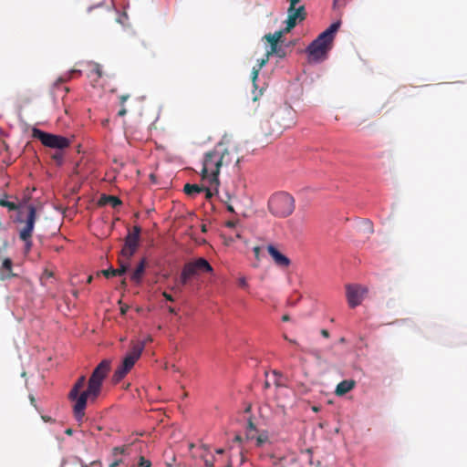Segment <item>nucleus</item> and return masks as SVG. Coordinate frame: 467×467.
Returning a JSON list of instances; mask_svg holds the SVG:
<instances>
[{
  "mask_svg": "<svg viewBox=\"0 0 467 467\" xmlns=\"http://www.w3.org/2000/svg\"><path fill=\"white\" fill-rule=\"evenodd\" d=\"M110 369V362L107 359L102 360L93 370L86 390L79 394L80 389L86 383V377L81 376L76 381L68 393V399L74 401L73 413L78 421H82L85 417V409L88 400L95 401L101 392L103 380L106 379Z\"/></svg>",
  "mask_w": 467,
  "mask_h": 467,
  "instance_id": "1",
  "label": "nucleus"
},
{
  "mask_svg": "<svg viewBox=\"0 0 467 467\" xmlns=\"http://www.w3.org/2000/svg\"><path fill=\"white\" fill-rule=\"evenodd\" d=\"M240 162L237 148L220 142L207 151L202 160L201 175L202 180H208L210 185L216 190L219 185V173L222 168L236 166Z\"/></svg>",
  "mask_w": 467,
  "mask_h": 467,
  "instance_id": "2",
  "label": "nucleus"
},
{
  "mask_svg": "<svg viewBox=\"0 0 467 467\" xmlns=\"http://www.w3.org/2000/svg\"><path fill=\"white\" fill-rule=\"evenodd\" d=\"M295 113L292 109L278 108L266 119L261 122L262 132L265 136L278 137L285 129L295 124Z\"/></svg>",
  "mask_w": 467,
  "mask_h": 467,
  "instance_id": "3",
  "label": "nucleus"
},
{
  "mask_svg": "<svg viewBox=\"0 0 467 467\" xmlns=\"http://www.w3.org/2000/svg\"><path fill=\"white\" fill-rule=\"evenodd\" d=\"M340 21H337L322 32L306 48L311 61L324 59L332 47L335 35L339 29Z\"/></svg>",
  "mask_w": 467,
  "mask_h": 467,
  "instance_id": "4",
  "label": "nucleus"
},
{
  "mask_svg": "<svg viewBox=\"0 0 467 467\" xmlns=\"http://www.w3.org/2000/svg\"><path fill=\"white\" fill-rule=\"evenodd\" d=\"M211 272H213L212 265L206 259L202 257H200L194 261L188 262L182 267L179 283L171 289L174 292H181L182 290V287L188 285L192 278L198 275L200 273Z\"/></svg>",
  "mask_w": 467,
  "mask_h": 467,
  "instance_id": "5",
  "label": "nucleus"
},
{
  "mask_svg": "<svg viewBox=\"0 0 467 467\" xmlns=\"http://www.w3.org/2000/svg\"><path fill=\"white\" fill-rule=\"evenodd\" d=\"M145 348V342H134L130 351L126 354L121 365L115 370L113 379L115 382L121 380L133 368L136 361L140 358Z\"/></svg>",
  "mask_w": 467,
  "mask_h": 467,
  "instance_id": "6",
  "label": "nucleus"
},
{
  "mask_svg": "<svg viewBox=\"0 0 467 467\" xmlns=\"http://www.w3.org/2000/svg\"><path fill=\"white\" fill-rule=\"evenodd\" d=\"M268 208L275 216L286 217L295 210V200L286 192H278L270 198Z\"/></svg>",
  "mask_w": 467,
  "mask_h": 467,
  "instance_id": "7",
  "label": "nucleus"
},
{
  "mask_svg": "<svg viewBox=\"0 0 467 467\" xmlns=\"http://www.w3.org/2000/svg\"><path fill=\"white\" fill-rule=\"evenodd\" d=\"M32 137L40 140L44 146L52 149L64 150L70 146V140L67 138L48 133L36 128L32 130Z\"/></svg>",
  "mask_w": 467,
  "mask_h": 467,
  "instance_id": "8",
  "label": "nucleus"
},
{
  "mask_svg": "<svg viewBox=\"0 0 467 467\" xmlns=\"http://www.w3.org/2000/svg\"><path fill=\"white\" fill-rule=\"evenodd\" d=\"M27 213L26 219L22 217V212H20L16 222L24 223L23 227L19 230V238L25 240L27 237H32L35 223L36 221V210L32 204L26 207Z\"/></svg>",
  "mask_w": 467,
  "mask_h": 467,
  "instance_id": "9",
  "label": "nucleus"
},
{
  "mask_svg": "<svg viewBox=\"0 0 467 467\" xmlns=\"http://www.w3.org/2000/svg\"><path fill=\"white\" fill-rule=\"evenodd\" d=\"M141 232V228L138 225H135L132 229V232H129L127 236L125 237V244L123 248L120 251V255L130 260L133 254H135L140 242V234Z\"/></svg>",
  "mask_w": 467,
  "mask_h": 467,
  "instance_id": "10",
  "label": "nucleus"
},
{
  "mask_svg": "<svg viewBox=\"0 0 467 467\" xmlns=\"http://www.w3.org/2000/svg\"><path fill=\"white\" fill-rule=\"evenodd\" d=\"M368 292L366 287L358 285H346V296L348 306L351 308H355L359 306L364 298V296Z\"/></svg>",
  "mask_w": 467,
  "mask_h": 467,
  "instance_id": "11",
  "label": "nucleus"
},
{
  "mask_svg": "<svg viewBox=\"0 0 467 467\" xmlns=\"http://www.w3.org/2000/svg\"><path fill=\"white\" fill-rule=\"evenodd\" d=\"M267 251L277 266L288 267L290 265V259L280 253L273 244L267 245Z\"/></svg>",
  "mask_w": 467,
  "mask_h": 467,
  "instance_id": "12",
  "label": "nucleus"
},
{
  "mask_svg": "<svg viewBox=\"0 0 467 467\" xmlns=\"http://www.w3.org/2000/svg\"><path fill=\"white\" fill-rule=\"evenodd\" d=\"M16 276L13 273V261L10 258H4L0 265V280L4 281Z\"/></svg>",
  "mask_w": 467,
  "mask_h": 467,
  "instance_id": "13",
  "label": "nucleus"
},
{
  "mask_svg": "<svg viewBox=\"0 0 467 467\" xmlns=\"http://www.w3.org/2000/svg\"><path fill=\"white\" fill-rule=\"evenodd\" d=\"M130 445H124L121 447H114L112 450V454L115 457V460L109 464V467H118L120 463L123 462V460L120 458L119 459L118 456L119 454L126 455L130 454Z\"/></svg>",
  "mask_w": 467,
  "mask_h": 467,
  "instance_id": "14",
  "label": "nucleus"
},
{
  "mask_svg": "<svg viewBox=\"0 0 467 467\" xmlns=\"http://www.w3.org/2000/svg\"><path fill=\"white\" fill-rule=\"evenodd\" d=\"M356 385L355 380L353 379H346L339 382L336 388L335 393L337 396H343L352 390Z\"/></svg>",
  "mask_w": 467,
  "mask_h": 467,
  "instance_id": "15",
  "label": "nucleus"
},
{
  "mask_svg": "<svg viewBox=\"0 0 467 467\" xmlns=\"http://www.w3.org/2000/svg\"><path fill=\"white\" fill-rule=\"evenodd\" d=\"M146 264H147L146 259L145 258L141 259V261L137 265L136 269L131 274L130 279L134 283L140 284L141 282L143 274L145 272Z\"/></svg>",
  "mask_w": 467,
  "mask_h": 467,
  "instance_id": "16",
  "label": "nucleus"
},
{
  "mask_svg": "<svg viewBox=\"0 0 467 467\" xmlns=\"http://www.w3.org/2000/svg\"><path fill=\"white\" fill-rule=\"evenodd\" d=\"M121 201L119 197L117 196H114V195H106V194H103L100 196L99 198V205H110L111 207L113 208H116L118 206H119L121 204Z\"/></svg>",
  "mask_w": 467,
  "mask_h": 467,
  "instance_id": "17",
  "label": "nucleus"
},
{
  "mask_svg": "<svg viewBox=\"0 0 467 467\" xmlns=\"http://www.w3.org/2000/svg\"><path fill=\"white\" fill-rule=\"evenodd\" d=\"M284 35V31L279 30L275 32L274 34H267L264 36V38L270 44V48L275 50V47H276L279 43H281L282 36Z\"/></svg>",
  "mask_w": 467,
  "mask_h": 467,
  "instance_id": "18",
  "label": "nucleus"
},
{
  "mask_svg": "<svg viewBox=\"0 0 467 467\" xmlns=\"http://www.w3.org/2000/svg\"><path fill=\"white\" fill-rule=\"evenodd\" d=\"M204 187L198 184L186 183L183 187V192L190 197H194L196 194L203 192Z\"/></svg>",
  "mask_w": 467,
  "mask_h": 467,
  "instance_id": "19",
  "label": "nucleus"
},
{
  "mask_svg": "<svg viewBox=\"0 0 467 467\" xmlns=\"http://www.w3.org/2000/svg\"><path fill=\"white\" fill-rule=\"evenodd\" d=\"M288 14L294 16L296 20L303 21L306 18V13L304 5L299 6L298 8L293 7L291 9V5L288 8Z\"/></svg>",
  "mask_w": 467,
  "mask_h": 467,
  "instance_id": "20",
  "label": "nucleus"
},
{
  "mask_svg": "<svg viewBox=\"0 0 467 467\" xmlns=\"http://www.w3.org/2000/svg\"><path fill=\"white\" fill-rule=\"evenodd\" d=\"M269 56L275 55L280 58H283L286 56V50L285 46L283 45V41L279 43L276 47H275V50L273 51V48H270L267 51Z\"/></svg>",
  "mask_w": 467,
  "mask_h": 467,
  "instance_id": "21",
  "label": "nucleus"
},
{
  "mask_svg": "<svg viewBox=\"0 0 467 467\" xmlns=\"http://www.w3.org/2000/svg\"><path fill=\"white\" fill-rule=\"evenodd\" d=\"M129 261L130 260H128V259H127V261H123L120 258H119V267L118 269H116L117 274H118L119 276L123 275L128 271V269L130 267Z\"/></svg>",
  "mask_w": 467,
  "mask_h": 467,
  "instance_id": "22",
  "label": "nucleus"
},
{
  "mask_svg": "<svg viewBox=\"0 0 467 467\" xmlns=\"http://www.w3.org/2000/svg\"><path fill=\"white\" fill-rule=\"evenodd\" d=\"M0 206L6 207L9 211H16L19 209V205L5 199L0 200Z\"/></svg>",
  "mask_w": 467,
  "mask_h": 467,
  "instance_id": "23",
  "label": "nucleus"
},
{
  "mask_svg": "<svg viewBox=\"0 0 467 467\" xmlns=\"http://www.w3.org/2000/svg\"><path fill=\"white\" fill-rule=\"evenodd\" d=\"M296 21L297 20L294 16H292L291 15L288 14V17H287V20H286V26L283 30L284 33H287L291 29H293L296 26Z\"/></svg>",
  "mask_w": 467,
  "mask_h": 467,
  "instance_id": "24",
  "label": "nucleus"
},
{
  "mask_svg": "<svg viewBox=\"0 0 467 467\" xmlns=\"http://www.w3.org/2000/svg\"><path fill=\"white\" fill-rule=\"evenodd\" d=\"M255 426L251 420L247 423L246 439L252 440L254 438Z\"/></svg>",
  "mask_w": 467,
  "mask_h": 467,
  "instance_id": "25",
  "label": "nucleus"
},
{
  "mask_svg": "<svg viewBox=\"0 0 467 467\" xmlns=\"http://www.w3.org/2000/svg\"><path fill=\"white\" fill-rule=\"evenodd\" d=\"M256 446L261 447L265 443L268 442L269 437L266 432L261 433L256 437Z\"/></svg>",
  "mask_w": 467,
  "mask_h": 467,
  "instance_id": "26",
  "label": "nucleus"
},
{
  "mask_svg": "<svg viewBox=\"0 0 467 467\" xmlns=\"http://www.w3.org/2000/svg\"><path fill=\"white\" fill-rule=\"evenodd\" d=\"M22 241L25 244L24 253L26 254H27L31 251L32 246H33L32 237H27V238H26L25 240H22Z\"/></svg>",
  "mask_w": 467,
  "mask_h": 467,
  "instance_id": "27",
  "label": "nucleus"
},
{
  "mask_svg": "<svg viewBox=\"0 0 467 467\" xmlns=\"http://www.w3.org/2000/svg\"><path fill=\"white\" fill-rule=\"evenodd\" d=\"M102 274L103 275L106 277V278H110V277H113V276H117L118 274H117V271L116 269L110 267L109 269H106V270H103L102 271Z\"/></svg>",
  "mask_w": 467,
  "mask_h": 467,
  "instance_id": "28",
  "label": "nucleus"
},
{
  "mask_svg": "<svg viewBox=\"0 0 467 467\" xmlns=\"http://www.w3.org/2000/svg\"><path fill=\"white\" fill-rule=\"evenodd\" d=\"M58 165H61L63 163V153L60 151L55 152L51 157Z\"/></svg>",
  "mask_w": 467,
  "mask_h": 467,
  "instance_id": "29",
  "label": "nucleus"
},
{
  "mask_svg": "<svg viewBox=\"0 0 467 467\" xmlns=\"http://www.w3.org/2000/svg\"><path fill=\"white\" fill-rule=\"evenodd\" d=\"M269 57L270 56L266 52L265 57L257 61V67L261 69L268 62Z\"/></svg>",
  "mask_w": 467,
  "mask_h": 467,
  "instance_id": "30",
  "label": "nucleus"
},
{
  "mask_svg": "<svg viewBox=\"0 0 467 467\" xmlns=\"http://www.w3.org/2000/svg\"><path fill=\"white\" fill-rule=\"evenodd\" d=\"M234 201H235L234 197L228 196V202H227V210L231 213H234Z\"/></svg>",
  "mask_w": 467,
  "mask_h": 467,
  "instance_id": "31",
  "label": "nucleus"
},
{
  "mask_svg": "<svg viewBox=\"0 0 467 467\" xmlns=\"http://www.w3.org/2000/svg\"><path fill=\"white\" fill-rule=\"evenodd\" d=\"M138 467H151V462L141 456Z\"/></svg>",
  "mask_w": 467,
  "mask_h": 467,
  "instance_id": "32",
  "label": "nucleus"
},
{
  "mask_svg": "<svg viewBox=\"0 0 467 467\" xmlns=\"http://www.w3.org/2000/svg\"><path fill=\"white\" fill-rule=\"evenodd\" d=\"M260 70H261V69H259V68H258V67H254L253 68V70H252V80H253L254 85H255V80H256V78H257V77H258V74H259V71H260Z\"/></svg>",
  "mask_w": 467,
  "mask_h": 467,
  "instance_id": "33",
  "label": "nucleus"
},
{
  "mask_svg": "<svg viewBox=\"0 0 467 467\" xmlns=\"http://www.w3.org/2000/svg\"><path fill=\"white\" fill-rule=\"evenodd\" d=\"M238 285L240 287L246 289L248 287L247 281L245 277L242 276L238 279Z\"/></svg>",
  "mask_w": 467,
  "mask_h": 467,
  "instance_id": "34",
  "label": "nucleus"
},
{
  "mask_svg": "<svg viewBox=\"0 0 467 467\" xmlns=\"http://www.w3.org/2000/svg\"><path fill=\"white\" fill-rule=\"evenodd\" d=\"M92 73H95L98 78H101L102 72H101L100 66L99 64H96L94 66V68L92 69Z\"/></svg>",
  "mask_w": 467,
  "mask_h": 467,
  "instance_id": "35",
  "label": "nucleus"
},
{
  "mask_svg": "<svg viewBox=\"0 0 467 467\" xmlns=\"http://www.w3.org/2000/svg\"><path fill=\"white\" fill-rule=\"evenodd\" d=\"M105 3V0H96V4L88 8V12H90L95 7L102 6Z\"/></svg>",
  "mask_w": 467,
  "mask_h": 467,
  "instance_id": "36",
  "label": "nucleus"
},
{
  "mask_svg": "<svg viewBox=\"0 0 467 467\" xmlns=\"http://www.w3.org/2000/svg\"><path fill=\"white\" fill-rule=\"evenodd\" d=\"M253 251H254L255 259L257 261H259L260 260L261 248L259 246H255V247H254Z\"/></svg>",
  "mask_w": 467,
  "mask_h": 467,
  "instance_id": "37",
  "label": "nucleus"
},
{
  "mask_svg": "<svg viewBox=\"0 0 467 467\" xmlns=\"http://www.w3.org/2000/svg\"><path fill=\"white\" fill-rule=\"evenodd\" d=\"M203 192H205V197H206V199H210V198H212V196L213 195V192H212L211 188L204 187V191H203Z\"/></svg>",
  "mask_w": 467,
  "mask_h": 467,
  "instance_id": "38",
  "label": "nucleus"
},
{
  "mask_svg": "<svg viewBox=\"0 0 467 467\" xmlns=\"http://www.w3.org/2000/svg\"><path fill=\"white\" fill-rule=\"evenodd\" d=\"M162 296L163 297L168 300V301H171V302H173L174 301V298L172 297L171 295L168 294L167 292H163L162 293Z\"/></svg>",
  "mask_w": 467,
  "mask_h": 467,
  "instance_id": "39",
  "label": "nucleus"
},
{
  "mask_svg": "<svg viewBox=\"0 0 467 467\" xmlns=\"http://www.w3.org/2000/svg\"><path fill=\"white\" fill-rule=\"evenodd\" d=\"M130 98V95H121L119 97V101H120V104L121 106L124 105V103L127 101V99Z\"/></svg>",
  "mask_w": 467,
  "mask_h": 467,
  "instance_id": "40",
  "label": "nucleus"
},
{
  "mask_svg": "<svg viewBox=\"0 0 467 467\" xmlns=\"http://www.w3.org/2000/svg\"><path fill=\"white\" fill-rule=\"evenodd\" d=\"M128 309H129V306H127V305L122 306L120 307V313H121V315H125V314L127 313Z\"/></svg>",
  "mask_w": 467,
  "mask_h": 467,
  "instance_id": "41",
  "label": "nucleus"
},
{
  "mask_svg": "<svg viewBox=\"0 0 467 467\" xmlns=\"http://www.w3.org/2000/svg\"><path fill=\"white\" fill-rule=\"evenodd\" d=\"M126 113H127V109H125L124 106H122V108L119 109L118 114H119V116H125Z\"/></svg>",
  "mask_w": 467,
  "mask_h": 467,
  "instance_id": "42",
  "label": "nucleus"
},
{
  "mask_svg": "<svg viewBox=\"0 0 467 467\" xmlns=\"http://www.w3.org/2000/svg\"><path fill=\"white\" fill-rule=\"evenodd\" d=\"M204 464L206 467H213V462L210 460H205Z\"/></svg>",
  "mask_w": 467,
  "mask_h": 467,
  "instance_id": "43",
  "label": "nucleus"
},
{
  "mask_svg": "<svg viewBox=\"0 0 467 467\" xmlns=\"http://www.w3.org/2000/svg\"><path fill=\"white\" fill-rule=\"evenodd\" d=\"M289 2L291 4V9H293V7H295L300 2V0H289Z\"/></svg>",
  "mask_w": 467,
  "mask_h": 467,
  "instance_id": "44",
  "label": "nucleus"
},
{
  "mask_svg": "<svg viewBox=\"0 0 467 467\" xmlns=\"http://www.w3.org/2000/svg\"><path fill=\"white\" fill-rule=\"evenodd\" d=\"M321 335L324 337H329V332L327 330V329H322L321 330Z\"/></svg>",
  "mask_w": 467,
  "mask_h": 467,
  "instance_id": "45",
  "label": "nucleus"
},
{
  "mask_svg": "<svg viewBox=\"0 0 467 467\" xmlns=\"http://www.w3.org/2000/svg\"><path fill=\"white\" fill-rule=\"evenodd\" d=\"M234 441L242 442L243 441L242 436L241 435H235V437L234 439Z\"/></svg>",
  "mask_w": 467,
  "mask_h": 467,
  "instance_id": "46",
  "label": "nucleus"
},
{
  "mask_svg": "<svg viewBox=\"0 0 467 467\" xmlns=\"http://www.w3.org/2000/svg\"><path fill=\"white\" fill-rule=\"evenodd\" d=\"M168 311H169L170 313H171V314H174V315H176V314H177L176 309H175L174 307H172V306H169V307H168Z\"/></svg>",
  "mask_w": 467,
  "mask_h": 467,
  "instance_id": "47",
  "label": "nucleus"
},
{
  "mask_svg": "<svg viewBox=\"0 0 467 467\" xmlns=\"http://www.w3.org/2000/svg\"><path fill=\"white\" fill-rule=\"evenodd\" d=\"M289 320H290V317H289V316H288V315H284V316L282 317V321H284V322H287V321H289Z\"/></svg>",
  "mask_w": 467,
  "mask_h": 467,
  "instance_id": "48",
  "label": "nucleus"
},
{
  "mask_svg": "<svg viewBox=\"0 0 467 467\" xmlns=\"http://www.w3.org/2000/svg\"><path fill=\"white\" fill-rule=\"evenodd\" d=\"M30 402H31V404H32L33 406H35V407H36V399H35V398H34V396H32V395L30 396Z\"/></svg>",
  "mask_w": 467,
  "mask_h": 467,
  "instance_id": "49",
  "label": "nucleus"
},
{
  "mask_svg": "<svg viewBox=\"0 0 467 467\" xmlns=\"http://www.w3.org/2000/svg\"><path fill=\"white\" fill-rule=\"evenodd\" d=\"M121 286H122V287H126V286H127L126 279H123V280L121 281Z\"/></svg>",
  "mask_w": 467,
  "mask_h": 467,
  "instance_id": "50",
  "label": "nucleus"
},
{
  "mask_svg": "<svg viewBox=\"0 0 467 467\" xmlns=\"http://www.w3.org/2000/svg\"><path fill=\"white\" fill-rule=\"evenodd\" d=\"M65 433L67 434V435H71L72 434V430L71 429H67Z\"/></svg>",
  "mask_w": 467,
  "mask_h": 467,
  "instance_id": "51",
  "label": "nucleus"
},
{
  "mask_svg": "<svg viewBox=\"0 0 467 467\" xmlns=\"http://www.w3.org/2000/svg\"><path fill=\"white\" fill-rule=\"evenodd\" d=\"M223 451H224L223 449L216 450V453H218V454H222V453H223Z\"/></svg>",
  "mask_w": 467,
  "mask_h": 467,
  "instance_id": "52",
  "label": "nucleus"
},
{
  "mask_svg": "<svg viewBox=\"0 0 467 467\" xmlns=\"http://www.w3.org/2000/svg\"><path fill=\"white\" fill-rule=\"evenodd\" d=\"M151 340H152V338L149 336V337L146 338V340H144L143 342H145V344H146L147 342H150V341H151Z\"/></svg>",
  "mask_w": 467,
  "mask_h": 467,
  "instance_id": "53",
  "label": "nucleus"
},
{
  "mask_svg": "<svg viewBox=\"0 0 467 467\" xmlns=\"http://www.w3.org/2000/svg\"><path fill=\"white\" fill-rule=\"evenodd\" d=\"M227 225H228V226H230V227H232V226H234V223L229 222V223H227Z\"/></svg>",
  "mask_w": 467,
  "mask_h": 467,
  "instance_id": "54",
  "label": "nucleus"
},
{
  "mask_svg": "<svg viewBox=\"0 0 467 467\" xmlns=\"http://www.w3.org/2000/svg\"><path fill=\"white\" fill-rule=\"evenodd\" d=\"M289 342H290L291 344H296V341H295V340H292V339H289Z\"/></svg>",
  "mask_w": 467,
  "mask_h": 467,
  "instance_id": "55",
  "label": "nucleus"
},
{
  "mask_svg": "<svg viewBox=\"0 0 467 467\" xmlns=\"http://www.w3.org/2000/svg\"><path fill=\"white\" fill-rule=\"evenodd\" d=\"M265 388H268V387H269V383L266 381V382L265 383Z\"/></svg>",
  "mask_w": 467,
  "mask_h": 467,
  "instance_id": "56",
  "label": "nucleus"
},
{
  "mask_svg": "<svg viewBox=\"0 0 467 467\" xmlns=\"http://www.w3.org/2000/svg\"><path fill=\"white\" fill-rule=\"evenodd\" d=\"M91 280H92V277L89 276L88 279V282H91Z\"/></svg>",
  "mask_w": 467,
  "mask_h": 467,
  "instance_id": "57",
  "label": "nucleus"
},
{
  "mask_svg": "<svg viewBox=\"0 0 467 467\" xmlns=\"http://www.w3.org/2000/svg\"><path fill=\"white\" fill-rule=\"evenodd\" d=\"M313 410L317 411L318 410L317 407H313Z\"/></svg>",
  "mask_w": 467,
  "mask_h": 467,
  "instance_id": "58",
  "label": "nucleus"
},
{
  "mask_svg": "<svg viewBox=\"0 0 467 467\" xmlns=\"http://www.w3.org/2000/svg\"><path fill=\"white\" fill-rule=\"evenodd\" d=\"M284 338L289 341L288 337L285 335L284 336Z\"/></svg>",
  "mask_w": 467,
  "mask_h": 467,
  "instance_id": "59",
  "label": "nucleus"
}]
</instances>
